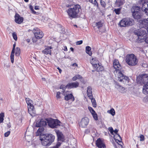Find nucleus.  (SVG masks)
Returning <instances> with one entry per match:
<instances>
[{
	"instance_id": "1",
	"label": "nucleus",
	"mask_w": 148,
	"mask_h": 148,
	"mask_svg": "<svg viewBox=\"0 0 148 148\" xmlns=\"http://www.w3.org/2000/svg\"><path fill=\"white\" fill-rule=\"evenodd\" d=\"M113 66L115 69L116 72H118L117 80L120 82H122L124 83L129 82L128 77L124 76L123 74L120 71L121 66L118 60L115 59L113 63Z\"/></svg>"
},
{
	"instance_id": "2",
	"label": "nucleus",
	"mask_w": 148,
	"mask_h": 148,
	"mask_svg": "<svg viewBox=\"0 0 148 148\" xmlns=\"http://www.w3.org/2000/svg\"><path fill=\"white\" fill-rule=\"evenodd\" d=\"M81 10L80 5H75L69 8L67 12L69 17L72 18H75L78 17Z\"/></svg>"
},
{
	"instance_id": "3",
	"label": "nucleus",
	"mask_w": 148,
	"mask_h": 148,
	"mask_svg": "<svg viewBox=\"0 0 148 148\" xmlns=\"http://www.w3.org/2000/svg\"><path fill=\"white\" fill-rule=\"evenodd\" d=\"M55 136L51 134H48L44 136L43 138H40L41 143L44 146H49L53 142Z\"/></svg>"
},
{
	"instance_id": "4",
	"label": "nucleus",
	"mask_w": 148,
	"mask_h": 148,
	"mask_svg": "<svg viewBox=\"0 0 148 148\" xmlns=\"http://www.w3.org/2000/svg\"><path fill=\"white\" fill-rule=\"evenodd\" d=\"M126 63L130 66L136 65L138 62L136 57L133 54L127 55L125 58Z\"/></svg>"
},
{
	"instance_id": "5",
	"label": "nucleus",
	"mask_w": 148,
	"mask_h": 148,
	"mask_svg": "<svg viewBox=\"0 0 148 148\" xmlns=\"http://www.w3.org/2000/svg\"><path fill=\"white\" fill-rule=\"evenodd\" d=\"M131 12L133 17L136 19L141 18L143 15L140 7L137 6H133L131 9Z\"/></svg>"
},
{
	"instance_id": "6",
	"label": "nucleus",
	"mask_w": 148,
	"mask_h": 148,
	"mask_svg": "<svg viewBox=\"0 0 148 148\" xmlns=\"http://www.w3.org/2000/svg\"><path fill=\"white\" fill-rule=\"evenodd\" d=\"M26 101L27 105L28 112L32 116H35L36 115V111L33 105V102L30 99L26 98Z\"/></svg>"
},
{
	"instance_id": "7",
	"label": "nucleus",
	"mask_w": 148,
	"mask_h": 148,
	"mask_svg": "<svg viewBox=\"0 0 148 148\" xmlns=\"http://www.w3.org/2000/svg\"><path fill=\"white\" fill-rule=\"evenodd\" d=\"M138 38L137 40L138 42L140 43L145 42L148 43V37L147 36V34L145 31L141 30L137 34Z\"/></svg>"
},
{
	"instance_id": "8",
	"label": "nucleus",
	"mask_w": 148,
	"mask_h": 148,
	"mask_svg": "<svg viewBox=\"0 0 148 148\" xmlns=\"http://www.w3.org/2000/svg\"><path fill=\"white\" fill-rule=\"evenodd\" d=\"M120 26L121 27L131 26L134 23L133 21L129 18L123 19L119 22Z\"/></svg>"
},
{
	"instance_id": "9",
	"label": "nucleus",
	"mask_w": 148,
	"mask_h": 148,
	"mask_svg": "<svg viewBox=\"0 0 148 148\" xmlns=\"http://www.w3.org/2000/svg\"><path fill=\"white\" fill-rule=\"evenodd\" d=\"M49 126L51 128H57L60 126V121L57 119H50L47 121Z\"/></svg>"
},
{
	"instance_id": "10",
	"label": "nucleus",
	"mask_w": 148,
	"mask_h": 148,
	"mask_svg": "<svg viewBox=\"0 0 148 148\" xmlns=\"http://www.w3.org/2000/svg\"><path fill=\"white\" fill-rule=\"evenodd\" d=\"M140 4L142 5V11L148 15V2L146 0H140Z\"/></svg>"
},
{
	"instance_id": "11",
	"label": "nucleus",
	"mask_w": 148,
	"mask_h": 148,
	"mask_svg": "<svg viewBox=\"0 0 148 148\" xmlns=\"http://www.w3.org/2000/svg\"><path fill=\"white\" fill-rule=\"evenodd\" d=\"M62 94L64 96V99L66 101L72 99L73 101H74L75 100L74 97L70 92L68 91H63Z\"/></svg>"
},
{
	"instance_id": "12",
	"label": "nucleus",
	"mask_w": 148,
	"mask_h": 148,
	"mask_svg": "<svg viewBox=\"0 0 148 148\" xmlns=\"http://www.w3.org/2000/svg\"><path fill=\"white\" fill-rule=\"evenodd\" d=\"M33 32L36 38L37 39L41 38L43 36L42 31L37 28H34L33 29Z\"/></svg>"
},
{
	"instance_id": "13",
	"label": "nucleus",
	"mask_w": 148,
	"mask_h": 148,
	"mask_svg": "<svg viewBox=\"0 0 148 148\" xmlns=\"http://www.w3.org/2000/svg\"><path fill=\"white\" fill-rule=\"evenodd\" d=\"M47 124V121L45 119H41L38 120L36 122V127H43Z\"/></svg>"
},
{
	"instance_id": "14",
	"label": "nucleus",
	"mask_w": 148,
	"mask_h": 148,
	"mask_svg": "<svg viewBox=\"0 0 148 148\" xmlns=\"http://www.w3.org/2000/svg\"><path fill=\"white\" fill-rule=\"evenodd\" d=\"M89 122V119L86 117L82 118L79 123L80 127H85L88 125Z\"/></svg>"
},
{
	"instance_id": "15",
	"label": "nucleus",
	"mask_w": 148,
	"mask_h": 148,
	"mask_svg": "<svg viewBox=\"0 0 148 148\" xmlns=\"http://www.w3.org/2000/svg\"><path fill=\"white\" fill-rule=\"evenodd\" d=\"M96 144L97 147L99 148H105L106 146L100 138H98L96 141Z\"/></svg>"
},
{
	"instance_id": "16",
	"label": "nucleus",
	"mask_w": 148,
	"mask_h": 148,
	"mask_svg": "<svg viewBox=\"0 0 148 148\" xmlns=\"http://www.w3.org/2000/svg\"><path fill=\"white\" fill-rule=\"evenodd\" d=\"M15 22L18 24H20L22 22L23 20V18L21 17L19 14H16L15 15Z\"/></svg>"
},
{
	"instance_id": "17",
	"label": "nucleus",
	"mask_w": 148,
	"mask_h": 148,
	"mask_svg": "<svg viewBox=\"0 0 148 148\" xmlns=\"http://www.w3.org/2000/svg\"><path fill=\"white\" fill-rule=\"evenodd\" d=\"M79 85V83L77 82H71L68 83L67 85V88H76Z\"/></svg>"
},
{
	"instance_id": "18",
	"label": "nucleus",
	"mask_w": 148,
	"mask_h": 148,
	"mask_svg": "<svg viewBox=\"0 0 148 148\" xmlns=\"http://www.w3.org/2000/svg\"><path fill=\"white\" fill-rule=\"evenodd\" d=\"M16 45V43L15 42L14 44L13 45V47L10 54V57L11 59V61L12 63H13L14 62V53Z\"/></svg>"
},
{
	"instance_id": "19",
	"label": "nucleus",
	"mask_w": 148,
	"mask_h": 148,
	"mask_svg": "<svg viewBox=\"0 0 148 148\" xmlns=\"http://www.w3.org/2000/svg\"><path fill=\"white\" fill-rule=\"evenodd\" d=\"M51 49L52 47H48L45 49L42 50V52L45 55H47L49 54L51 55Z\"/></svg>"
},
{
	"instance_id": "20",
	"label": "nucleus",
	"mask_w": 148,
	"mask_h": 148,
	"mask_svg": "<svg viewBox=\"0 0 148 148\" xmlns=\"http://www.w3.org/2000/svg\"><path fill=\"white\" fill-rule=\"evenodd\" d=\"M56 133L58 141L63 142L64 140V138L62 133L59 131L57 132Z\"/></svg>"
},
{
	"instance_id": "21",
	"label": "nucleus",
	"mask_w": 148,
	"mask_h": 148,
	"mask_svg": "<svg viewBox=\"0 0 148 148\" xmlns=\"http://www.w3.org/2000/svg\"><path fill=\"white\" fill-rule=\"evenodd\" d=\"M93 67L95 70L98 72L102 71L103 69V66L100 65L99 63H98L95 65H94Z\"/></svg>"
},
{
	"instance_id": "22",
	"label": "nucleus",
	"mask_w": 148,
	"mask_h": 148,
	"mask_svg": "<svg viewBox=\"0 0 148 148\" xmlns=\"http://www.w3.org/2000/svg\"><path fill=\"white\" fill-rule=\"evenodd\" d=\"M140 22L143 25V27H147L148 25V18L147 19H145L140 21Z\"/></svg>"
},
{
	"instance_id": "23",
	"label": "nucleus",
	"mask_w": 148,
	"mask_h": 148,
	"mask_svg": "<svg viewBox=\"0 0 148 148\" xmlns=\"http://www.w3.org/2000/svg\"><path fill=\"white\" fill-rule=\"evenodd\" d=\"M87 94L89 98H92V88L90 86H88L87 88Z\"/></svg>"
},
{
	"instance_id": "24",
	"label": "nucleus",
	"mask_w": 148,
	"mask_h": 148,
	"mask_svg": "<svg viewBox=\"0 0 148 148\" xmlns=\"http://www.w3.org/2000/svg\"><path fill=\"white\" fill-rule=\"evenodd\" d=\"M143 92L145 94H148V82L143 86Z\"/></svg>"
},
{
	"instance_id": "25",
	"label": "nucleus",
	"mask_w": 148,
	"mask_h": 148,
	"mask_svg": "<svg viewBox=\"0 0 148 148\" xmlns=\"http://www.w3.org/2000/svg\"><path fill=\"white\" fill-rule=\"evenodd\" d=\"M44 130V128L43 127H40L36 133V136H37L39 135L40 136Z\"/></svg>"
},
{
	"instance_id": "26",
	"label": "nucleus",
	"mask_w": 148,
	"mask_h": 148,
	"mask_svg": "<svg viewBox=\"0 0 148 148\" xmlns=\"http://www.w3.org/2000/svg\"><path fill=\"white\" fill-rule=\"evenodd\" d=\"M95 24L96 26L94 27L95 29H96L97 28L99 29L102 27V24L101 22H99Z\"/></svg>"
},
{
	"instance_id": "27",
	"label": "nucleus",
	"mask_w": 148,
	"mask_h": 148,
	"mask_svg": "<svg viewBox=\"0 0 148 148\" xmlns=\"http://www.w3.org/2000/svg\"><path fill=\"white\" fill-rule=\"evenodd\" d=\"M91 50V47L88 46H86V51L87 53L90 56H91L92 55V52L90 51Z\"/></svg>"
},
{
	"instance_id": "28",
	"label": "nucleus",
	"mask_w": 148,
	"mask_h": 148,
	"mask_svg": "<svg viewBox=\"0 0 148 148\" xmlns=\"http://www.w3.org/2000/svg\"><path fill=\"white\" fill-rule=\"evenodd\" d=\"M15 52V56H19L20 54V49L19 48L16 47L15 49L14 53Z\"/></svg>"
},
{
	"instance_id": "29",
	"label": "nucleus",
	"mask_w": 148,
	"mask_h": 148,
	"mask_svg": "<svg viewBox=\"0 0 148 148\" xmlns=\"http://www.w3.org/2000/svg\"><path fill=\"white\" fill-rule=\"evenodd\" d=\"M89 98L91 99L93 106L95 108L97 106V104L95 99L93 98L92 97V98Z\"/></svg>"
},
{
	"instance_id": "30",
	"label": "nucleus",
	"mask_w": 148,
	"mask_h": 148,
	"mask_svg": "<svg viewBox=\"0 0 148 148\" xmlns=\"http://www.w3.org/2000/svg\"><path fill=\"white\" fill-rule=\"evenodd\" d=\"M82 78V76L79 75H77L73 77L72 78L73 81H75L77 79H80Z\"/></svg>"
},
{
	"instance_id": "31",
	"label": "nucleus",
	"mask_w": 148,
	"mask_h": 148,
	"mask_svg": "<svg viewBox=\"0 0 148 148\" xmlns=\"http://www.w3.org/2000/svg\"><path fill=\"white\" fill-rule=\"evenodd\" d=\"M90 62L93 67L94 65H95L98 63V62L97 61H96L95 58H92L90 61Z\"/></svg>"
},
{
	"instance_id": "32",
	"label": "nucleus",
	"mask_w": 148,
	"mask_h": 148,
	"mask_svg": "<svg viewBox=\"0 0 148 148\" xmlns=\"http://www.w3.org/2000/svg\"><path fill=\"white\" fill-rule=\"evenodd\" d=\"M119 91L121 93H124L126 92V90L125 88L121 86L119 89Z\"/></svg>"
},
{
	"instance_id": "33",
	"label": "nucleus",
	"mask_w": 148,
	"mask_h": 148,
	"mask_svg": "<svg viewBox=\"0 0 148 148\" xmlns=\"http://www.w3.org/2000/svg\"><path fill=\"white\" fill-rule=\"evenodd\" d=\"M108 112L110 114L113 116L115 114V111L113 108H112L110 110H108Z\"/></svg>"
},
{
	"instance_id": "34",
	"label": "nucleus",
	"mask_w": 148,
	"mask_h": 148,
	"mask_svg": "<svg viewBox=\"0 0 148 148\" xmlns=\"http://www.w3.org/2000/svg\"><path fill=\"white\" fill-rule=\"evenodd\" d=\"M4 114L3 113H1L0 114V123L3 122Z\"/></svg>"
},
{
	"instance_id": "35",
	"label": "nucleus",
	"mask_w": 148,
	"mask_h": 148,
	"mask_svg": "<svg viewBox=\"0 0 148 148\" xmlns=\"http://www.w3.org/2000/svg\"><path fill=\"white\" fill-rule=\"evenodd\" d=\"M92 114L95 120H98V116L95 112V113H92Z\"/></svg>"
},
{
	"instance_id": "36",
	"label": "nucleus",
	"mask_w": 148,
	"mask_h": 148,
	"mask_svg": "<svg viewBox=\"0 0 148 148\" xmlns=\"http://www.w3.org/2000/svg\"><path fill=\"white\" fill-rule=\"evenodd\" d=\"M29 8L32 13L34 14H36V12L34 10L33 7L32 5H30L29 6Z\"/></svg>"
},
{
	"instance_id": "37",
	"label": "nucleus",
	"mask_w": 148,
	"mask_h": 148,
	"mask_svg": "<svg viewBox=\"0 0 148 148\" xmlns=\"http://www.w3.org/2000/svg\"><path fill=\"white\" fill-rule=\"evenodd\" d=\"M12 36L14 39L16 41L17 39V37L16 34L15 32H13L12 34Z\"/></svg>"
},
{
	"instance_id": "38",
	"label": "nucleus",
	"mask_w": 148,
	"mask_h": 148,
	"mask_svg": "<svg viewBox=\"0 0 148 148\" xmlns=\"http://www.w3.org/2000/svg\"><path fill=\"white\" fill-rule=\"evenodd\" d=\"M121 10V9L119 8L117 9H115L114 10V11L116 14H120Z\"/></svg>"
},
{
	"instance_id": "39",
	"label": "nucleus",
	"mask_w": 148,
	"mask_h": 148,
	"mask_svg": "<svg viewBox=\"0 0 148 148\" xmlns=\"http://www.w3.org/2000/svg\"><path fill=\"white\" fill-rule=\"evenodd\" d=\"M100 3L101 5L103 7H105L106 5V4L105 2L102 0H100Z\"/></svg>"
},
{
	"instance_id": "40",
	"label": "nucleus",
	"mask_w": 148,
	"mask_h": 148,
	"mask_svg": "<svg viewBox=\"0 0 148 148\" xmlns=\"http://www.w3.org/2000/svg\"><path fill=\"white\" fill-rule=\"evenodd\" d=\"M61 145V143L60 142H58L57 143L56 145L55 146H54L53 147H51L52 148H58V147L60 146Z\"/></svg>"
},
{
	"instance_id": "41",
	"label": "nucleus",
	"mask_w": 148,
	"mask_h": 148,
	"mask_svg": "<svg viewBox=\"0 0 148 148\" xmlns=\"http://www.w3.org/2000/svg\"><path fill=\"white\" fill-rule=\"evenodd\" d=\"M61 93L60 92H58L57 93L56 95V97L57 99H60L61 98V96H60Z\"/></svg>"
},
{
	"instance_id": "42",
	"label": "nucleus",
	"mask_w": 148,
	"mask_h": 148,
	"mask_svg": "<svg viewBox=\"0 0 148 148\" xmlns=\"http://www.w3.org/2000/svg\"><path fill=\"white\" fill-rule=\"evenodd\" d=\"M88 108L92 114L93 113H95V111L91 107H88Z\"/></svg>"
},
{
	"instance_id": "43",
	"label": "nucleus",
	"mask_w": 148,
	"mask_h": 148,
	"mask_svg": "<svg viewBox=\"0 0 148 148\" xmlns=\"http://www.w3.org/2000/svg\"><path fill=\"white\" fill-rule=\"evenodd\" d=\"M121 86L119 84L117 83H115V87L116 88L118 89V90Z\"/></svg>"
},
{
	"instance_id": "44",
	"label": "nucleus",
	"mask_w": 148,
	"mask_h": 148,
	"mask_svg": "<svg viewBox=\"0 0 148 148\" xmlns=\"http://www.w3.org/2000/svg\"><path fill=\"white\" fill-rule=\"evenodd\" d=\"M66 88H68L66 86V85L65 86L64 85H62L60 86V88L63 90L65 89Z\"/></svg>"
},
{
	"instance_id": "45",
	"label": "nucleus",
	"mask_w": 148,
	"mask_h": 148,
	"mask_svg": "<svg viewBox=\"0 0 148 148\" xmlns=\"http://www.w3.org/2000/svg\"><path fill=\"white\" fill-rule=\"evenodd\" d=\"M108 130L110 132V133L112 134L114 132V130L113 128L112 127H109L108 128Z\"/></svg>"
},
{
	"instance_id": "46",
	"label": "nucleus",
	"mask_w": 148,
	"mask_h": 148,
	"mask_svg": "<svg viewBox=\"0 0 148 148\" xmlns=\"http://www.w3.org/2000/svg\"><path fill=\"white\" fill-rule=\"evenodd\" d=\"M83 41L82 40H81L79 41H77L76 42V45H80L82 44Z\"/></svg>"
},
{
	"instance_id": "47",
	"label": "nucleus",
	"mask_w": 148,
	"mask_h": 148,
	"mask_svg": "<svg viewBox=\"0 0 148 148\" xmlns=\"http://www.w3.org/2000/svg\"><path fill=\"white\" fill-rule=\"evenodd\" d=\"M10 131H8L5 132L4 134L5 136L6 137H8L10 134Z\"/></svg>"
},
{
	"instance_id": "48",
	"label": "nucleus",
	"mask_w": 148,
	"mask_h": 148,
	"mask_svg": "<svg viewBox=\"0 0 148 148\" xmlns=\"http://www.w3.org/2000/svg\"><path fill=\"white\" fill-rule=\"evenodd\" d=\"M144 140V136L143 135H141L140 136V141H143Z\"/></svg>"
},
{
	"instance_id": "49",
	"label": "nucleus",
	"mask_w": 148,
	"mask_h": 148,
	"mask_svg": "<svg viewBox=\"0 0 148 148\" xmlns=\"http://www.w3.org/2000/svg\"><path fill=\"white\" fill-rule=\"evenodd\" d=\"M89 0L90 2H91V3H92L93 4H95L96 2V1L95 0Z\"/></svg>"
},
{
	"instance_id": "50",
	"label": "nucleus",
	"mask_w": 148,
	"mask_h": 148,
	"mask_svg": "<svg viewBox=\"0 0 148 148\" xmlns=\"http://www.w3.org/2000/svg\"><path fill=\"white\" fill-rule=\"evenodd\" d=\"M90 132V130H89V129H87L86 131H85V133H87V134H88V133H89Z\"/></svg>"
},
{
	"instance_id": "51",
	"label": "nucleus",
	"mask_w": 148,
	"mask_h": 148,
	"mask_svg": "<svg viewBox=\"0 0 148 148\" xmlns=\"http://www.w3.org/2000/svg\"><path fill=\"white\" fill-rule=\"evenodd\" d=\"M7 127L8 128H10L11 127V125L10 123H9L8 124H7Z\"/></svg>"
},
{
	"instance_id": "52",
	"label": "nucleus",
	"mask_w": 148,
	"mask_h": 148,
	"mask_svg": "<svg viewBox=\"0 0 148 148\" xmlns=\"http://www.w3.org/2000/svg\"><path fill=\"white\" fill-rule=\"evenodd\" d=\"M72 66H77V64L75 63H74L72 65Z\"/></svg>"
},
{
	"instance_id": "53",
	"label": "nucleus",
	"mask_w": 148,
	"mask_h": 148,
	"mask_svg": "<svg viewBox=\"0 0 148 148\" xmlns=\"http://www.w3.org/2000/svg\"><path fill=\"white\" fill-rule=\"evenodd\" d=\"M39 7L38 6H36L35 7L34 9L36 10H37L39 9Z\"/></svg>"
},
{
	"instance_id": "54",
	"label": "nucleus",
	"mask_w": 148,
	"mask_h": 148,
	"mask_svg": "<svg viewBox=\"0 0 148 148\" xmlns=\"http://www.w3.org/2000/svg\"><path fill=\"white\" fill-rule=\"evenodd\" d=\"M118 130H117L115 129V130H114L113 132H114V133H115V134H117V133L118 132Z\"/></svg>"
},
{
	"instance_id": "55",
	"label": "nucleus",
	"mask_w": 148,
	"mask_h": 148,
	"mask_svg": "<svg viewBox=\"0 0 148 148\" xmlns=\"http://www.w3.org/2000/svg\"><path fill=\"white\" fill-rule=\"evenodd\" d=\"M117 2L118 3H119V5H122L123 4V3L122 2H121V1H120L119 2V1H117Z\"/></svg>"
},
{
	"instance_id": "56",
	"label": "nucleus",
	"mask_w": 148,
	"mask_h": 148,
	"mask_svg": "<svg viewBox=\"0 0 148 148\" xmlns=\"http://www.w3.org/2000/svg\"><path fill=\"white\" fill-rule=\"evenodd\" d=\"M57 69L59 70V72L60 73H61V72L62 71V70L59 67H58L57 68Z\"/></svg>"
},
{
	"instance_id": "57",
	"label": "nucleus",
	"mask_w": 148,
	"mask_h": 148,
	"mask_svg": "<svg viewBox=\"0 0 148 148\" xmlns=\"http://www.w3.org/2000/svg\"><path fill=\"white\" fill-rule=\"evenodd\" d=\"M64 50L65 51H66L67 50V47L65 46L64 47Z\"/></svg>"
},
{
	"instance_id": "58",
	"label": "nucleus",
	"mask_w": 148,
	"mask_h": 148,
	"mask_svg": "<svg viewBox=\"0 0 148 148\" xmlns=\"http://www.w3.org/2000/svg\"><path fill=\"white\" fill-rule=\"evenodd\" d=\"M141 30H143V31H144V30H143V29H141L140 30H138V31H137V33L136 34L137 35V34L138 33V32H140L141 31Z\"/></svg>"
},
{
	"instance_id": "59",
	"label": "nucleus",
	"mask_w": 148,
	"mask_h": 148,
	"mask_svg": "<svg viewBox=\"0 0 148 148\" xmlns=\"http://www.w3.org/2000/svg\"><path fill=\"white\" fill-rule=\"evenodd\" d=\"M26 41H27V42L28 43L30 41V40L29 39H27L26 40Z\"/></svg>"
},
{
	"instance_id": "60",
	"label": "nucleus",
	"mask_w": 148,
	"mask_h": 148,
	"mask_svg": "<svg viewBox=\"0 0 148 148\" xmlns=\"http://www.w3.org/2000/svg\"><path fill=\"white\" fill-rule=\"evenodd\" d=\"M70 49L72 51H73V50H74V49L72 47H71L70 48Z\"/></svg>"
},
{
	"instance_id": "61",
	"label": "nucleus",
	"mask_w": 148,
	"mask_h": 148,
	"mask_svg": "<svg viewBox=\"0 0 148 148\" xmlns=\"http://www.w3.org/2000/svg\"><path fill=\"white\" fill-rule=\"evenodd\" d=\"M42 80L44 81H45V79L44 78H42Z\"/></svg>"
},
{
	"instance_id": "62",
	"label": "nucleus",
	"mask_w": 148,
	"mask_h": 148,
	"mask_svg": "<svg viewBox=\"0 0 148 148\" xmlns=\"http://www.w3.org/2000/svg\"><path fill=\"white\" fill-rule=\"evenodd\" d=\"M24 1L26 2H27L29 1V0H24Z\"/></svg>"
},
{
	"instance_id": "63",
	"label": "nucleus",
	"mask_w": 148,
	"mask_h": 148,
	"mask_svg": "<svg viewBox=\"0 0 148 148\" xmlns=\"http://www.w3.org/2000/svg\"><path fill=\"white\" fill-rule=\"evenodd\" d=\"M117 135L119 137L120 139H121V137L118 134Z\"/></svg>"
},
{
	"instance_id": "64",
	"label": "nucleus",
	"mask_w": 148,
	"mask_h": 148,
	"mask_svg": "<svg viewBox=\"0 0 148 148\" xmlns=\"http://www.w3.org/2000/svg\"><path fill=\"white\" fill-rule=\"evenodd\" d=\"M74 26L76 27H77V26L76 25H75Z\"/></svg>"
}]
</instances>
